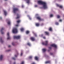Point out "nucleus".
I'll return each instance as SVG.
<instances>
[{
    "label": "nucleus",
    "mask_w": 64,
    "mask_h": 64,
    "mask_svg": "<svg viewBox=\"0 0 64 64\" xmlns=\"http://www.w3.org/2000/svg\"><path fill=\"white\" fill-rule=\"evenodd\" d=\"M22 54H23V53H22V52H21V55H20L21 56H22Z\"/></svg>",
    "instance_id": "obj_35"
},
{
    "label": "nucleus",
    "mask_w": 64,
    "mask_h": 64,
    "mask_svg": "<svg viewBox=\"0 0 64 64\" xmlns=\"http://www.w3.org/2000/svg\"><path fill=\"white\" fill-rule=\"evenodd\" d=\"M26 34H28V33H29V32L28 31H26Z\"/></svg>",
    "instance_id": "obj_28"
},
{
    "label": "nucleus",
    "mask_w": 64,
    "mask_h": 64,
    "mask_svg": "<svg viewBox=\"0 0 64 64\" xmlns=\"http://www.w3.org/2000/svg\"><path fill=\"white\" fill-rule=\"evenodd\" d=\"M12 45H13V46H14V43H13V42L12 43Z\"/></svg>",
    "instance_id": "obj_41"
},
{
    "label": "nucleus",
    "mask_w": 64,
    "mask_h": 64,
    "mask_svg": "<svg viewBox=\"0 0 64 64\" xmlns=\"http://www.w3.org/2000/svg\"><path fill=\"white\" fill-rule=\"evenodd\" d=\"M11 47V46L10 45H9L8 46V48H9V47Z\"/></svg>",
    "instance_id": "obj_40"
},
{
    "label": "nucleus",
    "mask_w": 64,
    "mask_h": 64,
    "mask_svg": "<svg viewBox=\"0 0 64 64\" xmlns=\"http://www.w3.org/2000/svg\"><path fill=\"white\" fill-rule=\"evenodd\" d=\"M32 58V57L31 56H30L29 57V59H31Z\"/></svg>",
    "instance_id": "obj_32"
},
{
    "label": "nucleus",
    "mask_w": 64,
    "mask_h": 64,
    "mask_svg": "<svg viewBox=\"0 0 64 64\" xmlns=\"http://www.w3.org/2000/svg\"><path fill=\"white\" fill-rule=\"evenodd\" d=\"M30 39H31L32 41H35V38L34 37H31L30 38Z\"/></svg>",
    "instance_id": "obj_12"
},
{
    "label": "nucleus",
    "mask_w": 64,
    "mask_h": 64,
    "mask_svg": "<svg viewBox=\"0 0 64 64\" xmlns=\"http://www.w3.org/2000/svg\"><path fill=\"white\" fill-rule=\"evenodd\" d=\"M16 64V63H15V62H14V64Z\"/></svg>",
    "instance_id": "obj_49"
},
{
    "label": "nucleus",
    "mask_w": 64,
    "mask_h": 64,
    "mask_svg": "<svg viewBox=\"0 0 64 64\" xmlns=\"http://www.w3.org/2000/svg\"><path fill=\"white\" fill-rule=\"evenodd\" d=\"M20 15L18 14H16V19H19V18H20Z\"/></svg>",
    "instance_id": "obj_7"
},
{
    "label": "nucleus",
    "mask_w": 64,
    "mask_h": 64,
    "mask_svg": "<svg viewBox=\"0 0 64 64\" xmlns=\"http://www.w3.org/2000/svg\"><path fill=\"white\" fill-rule=\"evenodd\" d=\"M21 64H24V62H22Z\"/></svg>",
    "instance_id": "obj_37"
},
{
    "label": "nucleus",
    "mask_w": 64,
    "mask_h": 64,
    "mask_svg": "<svg viewBox=\"0 0 64 64\" xmlns=\"http://www.w3.org/2000/svg\"><path fill=\"white\" fill-rule=\"evenodd\" d=\"M0 41L1 43H3L4 42V41H3L2 40V38H0Z\"/></svg>",
    "instance_id": "obj_17"
},
{
    "label": "nucleus",
    "mask_w": 64,
    "mask_h": 64,
    "mask_svg": "<svg viewBox=\"0 0 64 64\" xmlns=\"http://www.w3.org/2000/svg\"><path fill=\"white\" fill-rule=\"evenodd\" d=\"M14 12V13H16L17 11H19V9L18 8H14L13 9Z\"/></svg>",
    "instance_id": "obj_3"
},
{
    "label": "nucleus",
    "mask_w": 64,
    "mask_h": 64,
    "mask_svg": "<svg viewBox=\"0 0 64 64\" xmlns=\"http://www.w3.org/2000/svg\"><path fill=\"white\" fill-rule=\"evenodd\" d=\"M53 14H50V17H53Z\"/></svg>",
    "instance_id": "obj_30"
},
{
    "label": "nucleus",
    "mask_w": 64,
    "mask_h": 64,
    "mask_svg": "<svg viewBox=\"0 0 64 64\" xmlns=\"http://www.w3.org/2000/svg\"><path fill=\"white\" fill-rule=\"evenodd\" d=\"M43 36V35L42 34V35H41V36H42V37Z\"/></svg>",
    "instance_id": "obj_48"
},
{
    "label": "nucleus",
    "mask_w": 64,
    "mask_h": 64,
    "mask_svg": "<svg viewBox=\"0 0 64 64\" xmlns=\"http://www.w3.org/2000/svg\"><path fill=\"white\" fill-rule=\"evenodd\" d=\"M50 50H48V51H49L51 49V47H49L48 48Z\"/></svg>",
    "instance_id": "obj_27"
},
{
    "label": "nucleus",
    "mask_w": 64,
    "mask_h": 64,
    "mask_svg": "<svg viewBox=\"0 0 64 64\" xmlns=\"http://www.w3.org/2000/svg\"><path fill=\"white\" fill-rule=\"evenodd\" d=\"M38 5H42L43 6V8L44 9L47 8V4L45 2H44L41 0H38Z\"/></svg>",
    "instance_id": "obj_1"
},
{
    "label": "nucleus",
    "mask_w": 64,
    "mask_h": 64,
    "mask_svg": "<svg viewBox=\"0 0 64 64\" xmlns=\"http://www.w3.org/2000/svg\"><path fill=\"white\" fill-rule=\"evenodd\" d=\"M17 56L16 55H15V56L16 57H17Z\"/></svg>",
    "instance_id": "obj_44"
},
{
    "label": "nucleus",
    "mask_w": 64,
    "mask_h": 64,
    "mask_svg": "<svg viewBox=\"0 0 64 64\" xmlns=\"http://www.w3.org/2000/svg\"><path fill=\"white\" fill-rule=\"evenodd\" d=\"M29 19L30 20H31V18H29Z\"/></svg>",
    "instance_id": "obj_46"
},
{
    "label": "nucleus",
    "mask_w": 64,
    "mask_h": 64,
    "mask_svg": "<svg viewBox=\"0 0 64 64\" xmlns=\"http://www.w3.org/2000/svg\"><path fill=\"white\" fill-rule=\"evenodd\" d=\"M34 6L35 7H37V5H35Z\"/></svg>",
    "instance_id": "obj_36"
},
{
    "label": "nucleus",
    "mask_w": 64,
    "mask_h": 64,
    "mask_svg": "<svg viewBox=\"0 0 64 64\" xmlns=\"http://www.w3.org/2000/svg\"><path fill=\"white\" fill-rule=\"evenodd\" d=\"M18 32V30L16 28H14L12 30V33H17Z\"/></svg>",
    "instance_id": "obj_2"
},
{
    "label": "nucleus",
    "mask_w": 64,
    "mask_h": 64,
    "mask_svg": "<svg viewBox=\"0 0 64 64\" xmlns=\"http://www.w3.org/2000/svg\"><path fill=\"white\" fill-rule=\"evenodd\" d=\"M16 27H17L18 26V24H17V25H16Z\"/></svg>",
    "instance_id": "obj_43"
},
{
    "label": "nucleus",
    "mask_w": 64,
    "mask_h": 64,
    "mask_svg": "<svg viewBox=\"0 0 64 64\" xmlns=\"http://www.w3.org/2000/svg\"><path fill=\"white\" fill-rule=\"evenodd\" d=\"M46 49H42V51L44 52H45V51H46Z\"/></svg>",
    "instance_id": "obj_26"
},
{
    "label": "nucleus",
    "mask_w": 64,
    "mask_h": 64,
    "mask_svg": "<svg viewBox=\"0 0 64 64\" xmlns=\"http://www.w3.org/2000/svg\"><path fill=\"white\" fill-rule=\"evenodd\" d=\"M10 24H11V22H10V21H9L8 22V25H10Z\"/></svg>",
    "instance_id": "obj_22"
},
{
    "label": "nucleus",
    "mask_w": 64,
    "mask_h": 64,
    "mask_svg": "<svg viewBox=\"0 0 64 64\" xmlns=\"http://www.w3.org/2000/svg\"><path fill=\"white\" fill-rule=\"evenodd\" d=\"M57 17L58 18H60V16L59 15H58Z\"/></svg>",
    "instance_id": "obj_29"
},
{
    "label": "nucleus",
    "mask_w": 64,
    "mask_h": 64,
    "mask_svg": "<svg viewBox=\"0 0 64 64\" xmlns=\"http://www.w3.org/2000/svg\"><path fill=\"white\" fill-rule=\"evenodd\" d=\"M46 64H47V63L50 64L51 63V62L50 61H47L45 62Z\"/></svg>",
    "instance_id": "obj_15"
},
{
    "label": "nucleus",
    "mask_w": 64,
    "mask_h": 64,
    "mask_svg": "<svg viewBox=\"0 0 64 64\" xmlns=\"http://www.w3.org/2000/svg\"><path fill=\"white\" fill-rule=\"evenodd\" d=\"M3 55H1L0 56V59L1 61L2 60V58H3Z\"/></svg>",
    "instance_id": "obj_16"
},
{
    "label": "nucleus",
    "mask_w": 64,
    "mask_h": 64,
    "mask_svg": "<svg viewBox=\"0 0 64 64\" xmlns=\"http://www.w3.org/2000/svg\"><path fill=\"white\" fill-rule=\"evenodd\" d=\"M10 50H7V51H10Z\"/></svg>",
    "instance_id": "obj_45"
},
{
    "label": "nucleus",
    "mask_w": 64,
    "mask_h": 64,
    "mask_svg": "<svg viewBox=\"0 0 64 64\" xmlns=\"http://www.w3.org/2000/svg\"><path fill=\"white\" fill-rule=\"evenodd\" d=\"M4 28H2L1 29V30L0 32L2 34H4V32H3V30H4Z\"/></svg>",
    "instance_id": "obj_10"
},
{
    "label": "nucleus",
    "mask_w": 64,
    "mask_h": 64,
    "mask_svg": "<svg viewBox=\"0 0 64 64\" xmlns=\"http://www.w3.org/2000/svg\"><path fill=\"white\" fill-rule=\"evenodd\" d=\"M32 64H35V62H32Z\"/></svg>",
    "instance_id": "obj_42"
},
{
    "label": "nucleus",
    "mask_w": 64,
    "mask_h": 64,
    "mask_svg": "<svg viewBox=\"0 0 64 64\" xmlns=\"http://www.w3.org/2000/svg\"><path fill=\"white\" fill-rule=\"evenodd\" d=\"M22 8H23V7H24V6H22Z\"/></svg>",
    "instance_id": "obj_47"
},
{
    "label": "nucleus",
    "mask_w": 64,
    "mask_h": 64,
    "mask_svg": "<svg viewBox=\"0 0 64 64\" xmlns=\"http://www.w3.org/2000/svg\"><path fill=\"white\" fill-rule=\"evenodd\" d=\"M32 33H33L34 34V35H35L36 37H37V34H36L35 33V32H32Z\"/></svg>",
    "instance_id": "obj_18"
},
{
    "label": "nucleus",
    "mask_w": 64,
    "mask_h": 64,
    "mask_svg": "<svg viewBox=\"0 0 64 64\" xmlns=\"http://www.w3.org/2000/svg\"><path fill=\"white\" fill-rule=\"evenodd\" d=\"M43 38H44V39H46V38H45V37L44 36L43 37Z\"/></svg>",
    "instance_id": "obj_39"
},
{
    "label": "nucleus",
    "mask_w": 64,
    "mask_h": 64,
    "mask_svg": "<svg viewBox=\"0 0 64 64\" xmlns=\"http://www.w3.org/2000/svg\"><path fill=\"white\" fill-rule=\"evenodd\" d=\"M37 19L39 20V21H42V20H43L41 18V17L40 16H38L36 17Z\"/></svg>",
    "instance_id": "obj_6"
},
{
    "label": "nucleus",
    "mask_w": 64,
    "mask_h": 64,
    "mask_svg": "<svg viewBox=\"0 0 64 64\" xmlns=\"http://www.w3.org/2000/svg\"><path fill=\"white\" fill-rule=\"evenodd\" d=\"M56 25H58L59 24L57 22H56Z\"/></svg>",
    "instance_id": "obj_31"
},
{
    "label": "nucleus",
    "mask_w": 64,
    "mask_h": 64,
    "mask_svg": "<svg viewBox=\"0 0 64 64\" xmlns=\"http://www.w3.org/2000/svg\"><path fill=\"white\" fill-rule=\"evenodd\" d=\"M0 19H2V18L0 17Z\"/></svg>",
    "instance_id": "obj_51"
},
{
    "label": "nucleus",
    "mask_w": 64,
    "mask_h": 64,
    "mask_svg": "<svg viewBox=\"0 0 64 64\" xmlns=\"http://www.w3.org/2000/svg\"><path fill=\"white\" fill-rule=\"evenodd\" d=\"M34 59L35 60H38V58H37L36 56L35 57Z\"/></svg>",
    "instance_id": "obj_21"
},
{
    "label": "nucleus",
    "mask_w": 64,
    "mask_h": 64,
    "mask_svg": "<svg viewBox=\"0 0 64 64\" xmlns=\"http://www.w3.org/2000/svg\"><path fill=\"white\" fill-rule=\"evenodd\" d=\"M29 16H28V17H29Z\"/></svg>",
    "instance_id": "obj_52"
},
{
    "label": "nucleus",
    "mask_w": 64,
    "mask_h": 64,
    "mask_svg": "<svg viewBox=\"0 0 64 64\" xmlns=\"http://www.w3.org/2000/svg\"><path fill=\"white\" fill-rule=\"evenodd\" d=\"M48 41H45V42H42V44L43 45H44L45 46H47L48 45Z\"/></svg>",
    "instance_id": "obj_5"
},
{
    "label": "nucleus",
    "mask_w": 64,
    "mask_h": 64,
    "mask_svg": "<svg viewBox=\"0 0 64 64\" xmlns=\"http://www.w3.org/2000/svg\"><path fill=\"white\" fill-rule=\"evenodd\" d=\"M62 20H60L59 21H60V22H62Z\"/></svg>",
    "instance_id": "obj_38"
},
{
    "label": "nucleus",
    "mask_w": 64,
    "mask_h": 64,
    "mask_svg": "<svg viewBox=\"0 0 64 64\" xmlns=\"http://www.w3.org/2000/svg\"><path fill=\"white\" fill-rule=\"evenodd\" d=\"M7 35L8 36V37L7 38V40H9L10 39V36H9V32H8L7 34Z\"/></svg>",
    "instance_id": "obj_8"
},
{
    "label": "nucleus",
    "mask_w": 64,
    "mask_h": 64,
    "mask_svg": "<svg viewBox=\"0 0 64 64\" xmlns=\"http://www.w3.org/2000/svg\"><path fill=\"white\" fill-rule=\"evenodd\" d=\"M36 26H39V23H36Z\"/></svg>",
    "instance_id": "obj_24"
},
{
    "label": "nucleus",
    "mask_w": 64,
    "mask_h": 64,
    "mask_svg": "<svg viewBox=\"0 0 64 64\" xmlns=\"http://www.w3.org/2000/svg\"><path fill=\"white\" fill-rule=\"evenodd\" d=\"M56 6L58 7H59L60 8H63V6H60L59 4H57Z\"/></svg>",
    "instance_id": "obj_11"
},
{
    "label": "nucleus",
    "mask_w": 64,
    "mask_h": 64,
    "mask_svg": "<svg viewBox=\"0 0 64 64\" xmlns=\"http://www.w3.org/2000/svg\"><path fill=\"white\" fill-rule=\"evenodd\" d=\"M12 59H13V60H15V58H12Z\"/></svg>",
    "instance_id": "obj_33"
},
{
    "label": "nucleus",
    "mask_w": 64,
    "mask_h": 64,
    "mask_svg": "<svg viewBox=\"0 0 64 64\" xmlns=\"http://www.w3.org/2000/svg\"><path fill=\"white\" fill-rule=\"evenodd\" d=\"M21 31L22 32L24 31V28H22L20 29Z\"/></svg>",
    "instance_id": "obj_23"
},
{
    "label": "nucleus",
    "mask_w": 64,
    "mask_h": 64,
    "mask_svg": "<svg viewBox=\"0 0 64 64\" xmlns=\"http://www.w3.org/2000/svg\"><path fill=\"white\" fill-rule=\"evenodd\" d=\"M14 39H19L20 38V36H14Z\"/></svg>",
    "instance_id": "obj_4"
},
{
    "label": "nucleus",
    "mask_w": 64,
    "mask_h": 64,
    "mask_svg": "<svg viewBox=\"0 0 64 64\" xmlns=\"http://www.w3.org/2000/svg\"><path fill=\"white\" fill-rule=\"evenodd\" d=\"M50 55H53V53L51 52L50 53Z\"/></svg>",
    "instance_id": "obj_34"
},
{
    "label": "nucleus",
    "mask_w": 64,
    "mask_h": 64,
    "mask_svg": "<svg viewBox=\"0 0 64 64\" xmlns=\"http://www.w3.org/2000/svg\"><path fill=\"white\" fill-rule=\"evenodd\" d=\"M27 45L29 46H31V44L30 43H27Z\"/></svg>",
    "instance_id": "obj_20"
},
{
    "label": "nucleus",
    "mask_w": 64,
    "mask_h": 64,
    "mask_svg": "<svg viewBox=\"0 0 64 64\" xmlns=\"http://www.w3.org/2000/svg\"><path fill=\"white\" fill-rule=\"evenodd\" d=\"M21 21V20H18L16 22L17 23H19Z\"/></svg>",
    "instance_id": "obj_25"
},
{
    "label": "nucleus",
    "mask_w": 64,
    "mask_h": 64,
    "mask_svg": "<svg viewBox=\"0 0 64 64\" xmlns=\"http://www.w3.org/2000/svg\"><path fill=\"white\" fill-rule=\"evenodd\" d=\"M49 31H52V28L50 27V28L49 29Z\"/></svg>",
    "instance_id": "obj_19"
},
{
    "label": "nucleus",
    "mask_w": 64,
    "mask_h": 64,
    "mask_svg": "<svg viewBox=\"0 0 64 64\" xmlns=\"http://www.w3.org/2000/svg\"><path fill=\"white\" fill-rule=\"evenodd\" d=\"M51 46L54 47V48H57V46L55 44H52L50 45Z\"/></svg>",
    "instance_id": "obj_9"
},
{
    "label": "nucleus",
    "mask_w": 64,
    "mask_h": 64,
    "mask_svg": "<svg viewBox=\"0 0 64 64\" xmlns=\"http://www.w3.org/2000/svg\"><path fill=\"white\" fill-rule=\"evenodd\" d=\"M44 33L46 34V35H49V32H44Z\"/></svg>",
    "instance_id": "obj_13"
},
{
    "label": "nucleus",
    "mask_w": 64,
    "mask_h": 64,
    "mask_svg": "<svg viewBox=\"0 0 64 64\" xmlns=\"http://www.w3.org/2000/svg\"><path fill=\"white\" fill-rule=\"evenodd\" d=\"M4 15H5V16H6L7 14V12H6V11L5 10H4Z\"/></svg>",
    "instance_id": "obj_14"
},
{
    "label": "nucleus",
    "mask_w": 64,
    "mask_h": 64,
    "mask_svg": "<svg viewBox=\"0 0 64 64\" xmlns=\"http://www.w3.org/2000/svg\"><path fill=\"white\" fill-rule=\"evenodd\" d=\"M17 55H18V53H17Z\"/></svg>",
    "instance_id": "obj_50"
}]
</instances>
